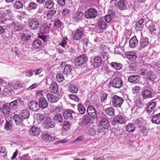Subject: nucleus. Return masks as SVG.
Wrapping results in <instances>:
<instances>
[{"label":"nucleus","mask_w":160,"mask_h":160,"mask_svg":"<svg viewBox=\"0 0 160 160\" xmlns=\"http://www.w3.org/2000/svg\"><path fill=\"white\" fill-rule=\"evenodd\" d=\"M135 124L139 127L140 131L142 133L143 135H147V128L142 119L140 118L136 120L135 121Z\"/></svg>","instance_id":"nucleus-1"},{"label":"nucleus","mask_w":160,"mask_h":160,"mask_svg":"<svg viewBox=\"0 0 160 160\" xmlns=\"http://www.w3.org/2000/svg\"><path fill=\"white\" fill-rule=\"evenodd\" d=\"M98 14L95 9L92 8L88 9L85 13V17L87 19H92L96 17Z\"/></svg>","instance_id":"nucleus-2"},{"label":"nucleus","mask_w":160,"mask_h":160,"mask_svg":"<svg viewBox=\"0 0 160 160\" xmlns=\"http://www.w3.org/2000/svg\"><path fill=\"white\" fill-rule=\"evenodd\" d=\"M127 122L126 119L124 117L120 115L116 116L111 122L112 125L115 126L117 124H125Z\"/></svg>","instance_id":"nucleus-3"},{"label":"nucleus","mask_w":160,"mask_h":160,"mask_svg":"<svg viewBox=\"0 0 160 160\" xmlns=\"http://www.w3.org/2000/svg\"><path fill=\"white\" fill-rule=\"evenodd\" d=\"M28 24L29 27L32 30H36L39 27V22L36 18L30 19L29 20Z\"/></svg>","instance_id":"nucleus-4"},{"label":"nucleus","mask_w":160,"mask_h":160,"mask_svg":"<svg viewBox=\"0 0 160 160\" xmlns=\"http://www.w3.org/2000/svg\"><path fill=\"white\" fill-rule=\"evenodd\" d=\"M123 81L120 78H114L111 82V86L115 88H120L123 85Z\"/></svg>","instance_id":"nucleus-5"},{"label":"nucleus","mask_w":160,"mask_h":160,"mask_svg":"<svg viewBox=\"0 0 160 160\" xmlns=\"http://www.w3.org/2000/svg\"><path fill=\"white\" fill-rule=\"evenodd\" d=\"M124 101L123 99L121 97L116 95H114L112 98V102L114 106L116 107H120Z\"/></svg>","instance_id":"nucleus-6"},{"label":"nucleus","mask_w":160,"mask_h":160,"mask_svg":"<svg viewBox=\"0 0 160 160\" xmlns=\"http://www.w3.org/2000/svg\"><path fill=\"white\" fill-rule=\"evenodd\" d=\"M148 39L146 37L142 38L140 41L139 49L142 50L148 47L149 45Z\"/></svg>","instance_id":"nucleus-7"},{"label":"nucleus","mask_w":160,"mask_h":160,"mask_svg":"<svg viewBox=\"0 0 160 160\" xmlns=\"http://www.w3.org/2000/svg\"><path fill=\"white\" fill-rule=\"evenodd\" d=\"M55 125L54 123L52 121L51 118L49 117H48L44 123L43 126L45 128L48 129L50 128H53L55 127Z\"/></svg>","instance_id":"nucleus-8"},{"label":"nucleus","mask_w":160,"mask_h":160,"mask_svg":"<svg viewBox=\"0 0 160 160\" xmlns=\"http://www.w3.org/2000/svg\"><path fill=\"white\" fill-rule=\"evenodd\" d=\"M28 105L29 109L32 111L36 112L39 109L38 103L35 101L32 100L30 101Z\"/></svg>","instance_id":"nucleus-9"},{"label":"nucleus","mask_w":160,"mask_h":160,"mask_svg":"<svg viewBox=\"0 0 160 160\" xmlns=\"http://www.w3.org/2000/svg\"><path fill=\"white\" fill-rule=\"evenodd\" d=\"M88 59V58L84 54L78 56L75 59V61L76 64L80 65L86 62Z\"/></svg>","instance_id":"nucleus-10"},{"label":"nucleus","mask_w":160,"mask_h":160,"mask_svg":"<svg viewBox=\"0 0 160 160\" xmlns=\"http://www.w3.org/2000/svg\"><path fill=\"white\" fill-rule=\"evenodd\" d=\"M87 112L88 114L93 118H96L97 117L96 110L92 106L90 105L88 107Z\"/></svg>","instance_id":"nucleus-11"},{"label":"nucleus","mask_w":160,"mask_h":160,"mask_svg":"<svg viewBox=\"0 0 160 160\" xmlns=\"http://www.w3.org/2000/svg\"><path fill=\"white\" fill-rule=\"evenodd\" d=\"M12 88V86L11 85H8L5 86L3 89V94L6 95H11L14 93Z\"/></svg>","instance_id":"nucleus-12"},{"label":"nucleus","mask_w":160,"mask_h":160,"mask_svg":"<svg viewBox=\"0 0 160 160\" xmlns=\"http://www.w3.org/2000/svg\"><path fill=\"white\" fill-rule=\"evenodd\" d=\"M109 125V122L106 118H102L98 124L99 126L101 128L106 129L108 128Z\"/></svg>","instance_id":"nucleus-13"},{"label":"nucleus","mask_w":160,"mask_h":160,"mask_svg":"<svg viewBox=\"0 0 160 160\" xmlns=\"http://www.w3.org/2000/svg\"><path fill=\"white\" fill-rule=\"evenodd\" d=\"M83 34V30L81 28L77 30L73 36V38L75 40H78L82 38Z\"/></svg>","instance_id":"nucleus-14"},{"label":"nucleus","mask_w":160,"mask_h":160,"mask_svg":"<svg viewBox=\"0 0 160 160\" xmlns=\"http://www.w3.org/2000/svg\"><path fill=\"white\" fill-rule=\"evenodd\" d=\"M47 98L48 102L52 103H54L57 102L59 100V98L50 93H48L47 94Z\"/></svg>","instance_id":"nucleus-15"},{"label":"nucleus","mask_w":160,"mask_h":160,"mask_svg":"<svg viewBox=\"0 0 160 160\" xmlns=\"http://www.w3.org/2000/svg\"><path fill=\"white\" fill-rule=\"evenodd\" d=\"M38 106L39 108L42 109H44L46 108L48 105V103L47 100L45 98H41V99L38 100Z\"/></svg>","instance_id":"nucleus-16"},{"label":"nucleus","mask_w":160,"mask_h":160,"mask_svg":"<svg viewBox=\"0 0 160 160\" xmlns=\"http://www.w3.org/2000/svg\"><path fill=\"white\" fill-rule=\"evenodd\" d=\"M127 4L126 0H119L117 5L119 9L123 10L127 8Z\"/></svg>","instance_id":"nucleus-17"},{"label":"nucleus","mask_w":160,"mask_h":160,"mask_svg":"<svg viewBox=\"0 0 160 160\" xmlns=\"http://www.w3.org/2000/svg\"><path fill=\"white\" fill-rule=\"evenodd\" d=\"M40 131L38 128L35 126L32 127L29 131V134L33 136H37L39 135Z\"/></svg>","instance_id":"nucleus-18"},{"label":"nucleus","mask_w":160,"mask_h":160,"mask_svg":"<svg viewBox=\"0 0 160 160\" xmlns=\"http://www.w3.org/2000/svg\"><path fill=\"white\" fill-rule=\"evenodd\" d=\"M94 62L93 63V66L95 68L99 67L102 63V59L100 57H95L93 59Z\"/></svg>","instance_id":"nucleus-19"},{"label":"nucleus","mask_w":160,"mask_h":160,"mask_svg":"<svg viewBox=\"0 0 160 160\" xmlns=\"http://www.w3.org/2000/svg\"><path fill=\"white\" fill-rule=\"evenodd\" d=\"M115 17V13L112 11H109L107 14L104 16L105 19L108 22H110L112 18H113Z\"/></svg>","instance_id":"nucleus-20"},{"label":"nucleus","mask_w":160,"mask_h":160,"mask_svg":"<svg viewBox=\"0 0 160 160\" xmlns=\"http://www.w3.org/2000/svg\"><path fill=\"white\" fill-rule=\"evenodd\" d=\"M128 81L131 83H137L140 80V78L139 75H134L129 76L128 78Z\"/></svg>","instance_id":"nucleus-21"},{"label":"nucleus","mask_w":160,"mask_h":160,"mask_svg":"<svg viewBox=\"0 0 160 160\" xmlns=\"http://www.w3.org/2000/svg\"><path fill=\"white\" fill-rule=\"evenodd\" d=\"M138 41L136 36H134L131 38L129 41V46L134 48L138 45Z\"/></svg>","instance_id":"nucleus-22"},{"label":"nucleus","mask_w":160,"mask_h":160,"mask_svg":"<svg viewBox=\"0 0 160 160\" xmlns=\"http://www.w3.org/2000/svg\"><path fill=\"white\" fill-rule=\"evenodd\" d=\"M144 25V20L142 19H140L135 24V28L137 30H141L143 28Z\"/></svg>","instance_id":"nucleus-23"},{"label":"nucleus","mask_w":160,"mask_h":160,"mask_svg":"<svg viewBox=\"0 0 160 160\" xmlns=\"http://www.w3.org/2000/svg\"><path fill=\"white\" fill-rule=\"evenodd\" d=\"M156 105L155 102H152L149 103L146 108V111L148 113H151L154 110Z\"/></svg>","instance_id":"nucleus-24"},{"label":"nucleus","mask_w":160,"mask_h":160,"mask_svg":"<svg viewBox=\"0 0 160 160\" xmlns=\"http://www.w3.org/2000/svg\"><path fill=\"white\" fill-rule=\"evenodd\" d=\"M19 114L22 119H25L28 118L29 112L28 109H25L21 110L19 113Z\"/></svg>","instance_id":"nucleus-25"},{"label":"nucleus","mask_w":160,"mask_h":160,"mask_svg":"<svg viewBox=\"0 0 160 160\" xmlns=\"http://www.w3.org/2000/svg\"><path fill=\"white\" fill-rule=\"evenodd\" d=\"M42 139L44 141H52L55 140V137L49 135L48 133H43L42 136Z\"/></svg>","instance_id":"nucleus-26"},{"label":"nucleus","mask_w":160,"mask_h":160,"mask_svg":"<svg viewBox=\"0 0 160 160\" xmlns=\"http://www.w3.org/2000/svg\"><path fill=\"white\" fill-rule=\"evenodd\" d=\"M104 113L108 116H112L115 115V111L112 107L105 108L104 111Z\"/></svg>","instance_id":"nucleus-27"},{"label":"nucleus","mask_w":160,"mask_h":160,"mask_svg":"<svg viewBox=\"0 0 160 160\" xmlns=\"http://www.w3.org/2000/svg\"><path fill=\"white\" fill-rule=\"evenodd\" d=\"M125 55L128 59L131 61L134 60L137 58L136 54L133 52H128Z\"/></svg>","instance_id":"nucleus-28"},{"label":"nucleus","mask_w":160,"mask_h":160,"mask_svg":"<svg viewBox=\"0 0 160 160\" xmlns=\"http://www.w3.org/2000/svg\"><path fill=\"white\" fill-rule=\"evenodd\" d=\"M150 32L152 35H156V31H157L156 27L154 23H151L148 27Z\"/></svg>","instance_id":"nucleus-29"},{"label":"nucleus","mask_w":160,"mask_h":160,"mask_svg":"<svg viewBox=\"0 0 160 160\" xmlns=\"http://www.w3.org/2000/svg\"><path fill=\"white\" fill-rule=\"evenodd\" d=\"M142 95L143 98L146 99L152 97L151 92L148 90H145L142 92Z\"/></svg>","instance_id":"nucleus-30"},{"label":"nucleus","mask_w":160,"mask_h":160,"mask_svg":"<svg viewBox=\"0 0 160 160\" xmlns=\"http://www.w3.org/2000/svg\"><path fill=\"white\" fill-rule=\"evenodd\" d=\"M49 89L50 92L54 93H56L58 92V87L57 84L55 82H53L50 85Z\"/></svg>","instance_id":"nucleus-31"},{"label":"nucleus","mask_w":160,"mask_h":160,"mask_svg":"<svg viewBox=\"0 0 160 160\" xmlns=\"http://www.w3.org/2000/svg\"><path fill=\"white\" fill-rule=\"evenodd\" d=\"M72 66L70 64H67L65 66L64 69L63 71V73L66 75H70L72 72Z\"/></svg>","instance_id":"nucleus-32"},{"label":"nucleus","mask_w":160,"mask_h":160,"mask_svg":"<svg viewBox=\"0 0 160 160\" xmlns=\"http://www.w3.org/2000/svg\"><path fill=\"white\" fill-rule=\"evenodd\" d=\"M38 4L34 2H31L28 5L26 9L29 11L35 10L37 8Z\"/></svg>","instance_id":"nucleus-33"},{"label":"nucleus","mask_w":160,"mask_h":160,"mask_svg":"<svg viewBox=\"0 0 160 160\" xmlns=\"http://www.w3.org/2000/svg\"><path fill=\"white\" fill-rule=\"evenodd\" d=\"M152 122L153 123L160 124V113L152 116Z\"/></svg>","instance_id":"nucleus-34"},{"label":"nucleus","mask_w":160,"mask_h":160,"mask_svg":"<svg viewBox=\"0 0 160 160\" xmlns=\"http://www.w3.org/2000/svg\"><path fill=\"white\" fill-rule=\"evenodd\" d=\"M53 121L56 123H61L63 122V118L61 115L56 114L53 117Z\"/></svg>","instance_id":"nucleus-35"},{"label":"nucleus","mask_w":160,"mask_h":160,"mask_svg":"<svg viewBox=\"0 0 160 160\" xmlns=\"http://www.w3.org/2000/svg\"><path fill=\"white\" fill-rule=\"evenodd\" d=\"M54 4V3L53 1L48 0L45 2L43 6L45 8L47 9H51L53 7Z\"/></svg>","instance_id":"nucleus-36"},{"label":"nucleus","mask_w":160,"mask_h":160,"mask_svg":"<svg viewBox=\"0 0 160 160\" xmlns=\"http://www.w3.org/2000/svg\"><path fill=\"white\" fill-rule=\"evenodd\" d=\"M91 120V118L89 116L85 115L83 117L81 123L83 126L86 125L90 122Z\"/></svg>","instance_id":"nucleus-37"},{"label":"nucleus","mask_w":160,"mask_h":160,"mask_svg":"<svg viewBox=\"0 0 160 160\" xmlns=\"http://www.w3.org/2000/svg\"><path fill=\"white\" fill-rule=\"evenodd\" d=\"M83 13L81 11H78L77 12L73 15L72 17L76 20H81L83 18Z\"/></svg>","instance_id":"nucleus-38"},{"label":"nucleus","mask_w":160,"mask_h":160,"mask_svg":"<svg viewBox=\"0 0 160 160\" xmlns=\"http://www.w3.org/2000/svg\"><path fill=\"white\" fill-rule=\"evenodd\" d=\"M2 112L5 114L8 115L10 112V109L9 107L6 104L3 105L2 108Z\"/></svg>","instance_id":"nucleus-39"},{"label":"nucleus","mask_w":160,"mask_h":160,"mask_svg":"<svg viewBox=\"0 0 160 160\" xmlns=\"http://www.w3.org/2000/svg\"><path fill=\"white\" fill-rule=\"evenodd\" d=\"M73 112L69 109L65 110L63 112V116L66 119H68L72 117Z\"/></svg>","instance_id":"nucleus-40"},{"label":"nucleus","mask_w":160,"mask_h":160,"mask_svg":"<svg viewBox=\"0 0 160 160\" xmlns=\"http://www.w3.org/2000/svg\"><path fill=\"white\" fill-rule=\"evenodd\" d=\"M46 93L45 92L42 90H38L36 92V98L38 100L41 98H44V96L45 95Z\"/></svg>","instance_id":"nucleus-41"},{"label":"nucleus","mask_w":160,"mask_h":160,"mask_svg":"<svg viewBox=\"0 0 160 160\" xmlns=\"http://www.w3.org/2000/svg\"><path fill=\"white\" fill-rule=\"evenodd\" d=\"M111 66L116 70H119L122 69V65L120 63L117 62H112L111 63Z\"/></svg>","instance_id":"nucleus-42"},{"label":"nucleus","mask_w":160,"mask_h":160,"mask_svg":"<svg viewBox=\"0 0 160 160\" xmlns=\"http://www.w3.org/2000/svg\"><path fill=\"white\" fill-rule=\"evenodd\" d=\"M77 107L79 113L82 115L85 112L86 109L82 104V103H78L77 105Z\"/></svg>","instance_id":"nucleus-43"},{"label":"nucleus","mask_w":160,"mask_h":160,"mask_svg":"<svg viewBox=\"0 0 160 160\" xmlns=\"http://www.w3.org/2000/svg\"><path fill=\"white\" fill-rule=\"evenodd\" d=\"M20 116H19L17 114H15L13 116V119L15 121L16 123L18 125L20 124L23 120Z\"/></svg>","instance_id":"nucleus-44"},{"label":"nucleus","mask_w":160,"mask_h":160,"mask_svg":"<svg viewBox=\"0 0 160 160\" xmlns=\"http://www.w3.org/2000/svg\"><path fill=\"white\" fill-rule=\"evenodd\" d=\"M134 124L133 123H130L128 124L126 128V130L128 132H133L135 129Z\"/></svg>","instance_id":"nucleus-45"},{"label":"nucleus","mask_w":160,"mask_h":160,"mask_svg":"<svg viewBox=\"0 0 160 160\" xmlns=\"http://www.w3.org/2000/svg\"><path fill=\"white\" fill-rule=\"evenodd\" d=\"M69 91L73 93H77L78 91V88L77 86L74 84H72L69 88Z\"/></svg>","instance_id":"nucleus-46"},{"label":"nucleus","mask_w":160,"mask_h":160,"mask_svg":"<svg viewBox=\"0 0 160 160\" xmlns=\"http://www.w3.org/2000/svg\"><path fill=\"white\" fill-rule=\"evenodd\" d=\"M13 6L15 9H19L22 8L23 4L20 1H18L14 2L13 4Z\"/></svg>","instance_id":"nucleus-47"},{"label":"nucleus","mask_w":160,"mask_h":160,"mask_svg":"<svg viewBox=\"0 0 160 160\" xmlns=\"http://www.w3.org/2000/svg\"><path fill=\"white\" fill-rule=\"evenodd\" d=\"M5 10L4 12L6 14V16L8 15L10 16L12 14V11L9 6H6L4 8H3Z\"/></svg>","instance_id":"nucleus-48"},{"label":"nucleus","mask_w":160,"mask_h":160,"mask_svg":"<svg viewBox=\"0 0 160 160\" xmlns=\"http://www.w3.org/2000/svg\"><path fill=\"white\" fill-rule=\"evenodd\" d=\"M18 103V100H15L9 103V107L11 109H14L17 108Z\"/></svg>","instance_id":"nucleus-49"},{"label":"nucleus","mask_w":160,"mask_h":160,"mask_svg":"<svg viewBox=\"0 0 160 160\" xmlns=\"http://www.w3.org/2000/svg\"><path fill=\"white\" fill-rule=\"evenodd\" d=\"M31 36L28 33H23L21 36L22 40L23 41H26L30 39Z\"/></svg>","instance_id":"nucleus-50"},{"label":"nucleus","mask_w":160,"mask_h":160,"mask_svg":"<svg viewBox=\"0 0 160 160\" xmlns=\"http://www.w3.org/2000/svg\"><path fill=\"white\" fill-rule=\"evenodd\" d=\"M41 44L42 42L40 40L37 39L33 42V45L34 48H38L40 47Z\"/></svg>","instance_id":"nucleus-51"},{"label":"nucleus","mask_w":160,"mask_h":160,"mask_svg":"<svg viewBox=\"0 0 160 160\" xmlns=\"http://www.w3.org/2000/svg\"><path fill=\"white\" fill-rule=\"evenodd\" d=\"M68 39L67 38H63L62 42L59 44V45L61 46L63 48H67L68 47L67 40Z\"/></svg>","instance_id":"nucleus-52"},{"label":"nucleus","mask_w":160,"mask_h":160,"mask_svg":"<svg viewBox=\"0 0 160 160\" xmlns=\"http://www.w3.org/2000/svg\"><path fill=\"white\" fill-rule=\"evenodd\" d=\"M147 78L150 81H152L155 79V76L152 72L150 71L148 73Z\"/></svg>","instance_id":"nucleus-53"},{"label":"nucleus","mask_w":160,"mask_h":160,"mask_svg":"<svg viewBox=\"0 0 160 160\" xmlns=\"http://www.w3.org/2000/svg\"><path fill=\"white\" fill-rule=\"evenodd\" d=\"M7 18L6 14L5 13H3L0 16V23L4 24Z\"/></svg>","instance_id":"nucleus-54"},{"label":"nucleus","mask_w":160,"mask_h":160,"mask_svg":"<svg viewBox=\"0 0 160 160\" xmlns=\"http://www.w3.org/2000/svg\"><path fill=\"white\" fill-rule=\"evenodd\" d=\"M71 127V124L68 121H64L63 124V128L65 130H68Z\"/></svg>","instance_id":"nucleus-55"},{"label":"nucleus","mask_w":160,"mask_h":160,"mask_svg":"<svg viewBox=\"0 0 160 160\" xmlns=\"http://www.w3.org/2000/svg\"><path fill=\"white\" fill-rule=\"evenodd\" d=\"M98 26L100 29L104 30L106 28V24L105 22L103 21H100L99 22Z\"/></svg>","instance_id":"nucleus-56"},{"label":"nucleus","mask_w":160,"mask_h":160,"mask_svg":"<svg viewBox=\"0 0 160 160\" xmlns=\"http://www.w3.org/2000/svg\"><path fill=\"white\" fill-rule=\"evenodd\" d=\"M56 80L59 82H62L64 79V77L62 74L59 73L57 74L56 77Z\"/></svg>","instance_id":"nucleus-57"},{"label":"nucleus","mask_w":160,"mask_h":160,"mask_svg":"<svg viewBox=\"0 0 160 160\" xmlns=\"http://www.w3.org/2000/svg\"><path fill=\"white\" fill-rule=\"evenodd\" d=\"M22 29V27L21 25L19 24H17L15 23V26L12 30H13V32H14L15 31H20Z\"/></svg>","instance_id":"nucleus-58"},{"label":"nucleus","mask_w":160,"mask_h":160,"mask_svg":"<svg viewBox=\"0 0 160 160\" xmlns=\"http://www.w3.org/2000/svg\"><path fill=\"white\" fill-rule=\"evenodd\" d=\"M63 110L62 107L58 106H56L53 109V112L55 113H59L61 112Z\"/></svg>","instance_id":"nucleus-59"},{"label":"nucleus","mask_w":160,"mask_h":160,"mask_svg":"<svg viewBox=\"0 0 160 160\" xmlns=\"http://www.w3.org/2000/svg\"><path fill=\"white\" fill-rule=\"evenodd\" d=\"M38 36L39 38L42 39L44 42H46L48 40V37L42 33L38 34Z\"/></svg>","instance_id":"nucleus-60"},{"label":"nucleus","mask_w":160,"mask_h":160,"mask_svg":"<svg viewBox=\"0 0 160 160\" xmlns=\"http://www.w3.org/2000/svg\"><path fill=\"white\" fill-rule=\"evenodd\" d=\"M22 83L20 82H17L12 86V87L14 90H16L22 87Z\"/></svg>","instance_id":"nucleus-61"},{"label":"nucleus","mask_w":160,"mask_h":160,"mask_svg":"<svg viewBox=\"0 0 160 160\" xmlns=\"http://www.w3.org/2000/svg\"><path fill=\"white\" fill-rule=\"evenodd\" d=\"M56 13V11L54 10H52L49 11L47 15V17L50 19Z\"/></svg>","instance_id":"nucleus-62"},{"label":"nucleus","mask_w":160,"mask_h":160,"mask_svg":"<svg viewBox=\"0 0 160 160\" xmlns=\"http://www.w3.org/2000/svg\"><path fill=\"white\" fill-rule=\"evenodd\" d=\"M69 98L72 100H74L77 102L79 101V99L78 97L76 95L74 94H71L69 96Z\"/></svg>","instance_id":"nucleus-63"},{"label":"nucleus","mask_w":160,"mask_h":160,"mask_svg":"<svg viewBox=\"0 0 160 160\" xmlns=\"http://www.w3.org/2000/svg\"><path fill=\"white\" fill-rule=\"evenodd\" d=\"M96 130L93 128H91L88 130V133L91 136H93L96 133Z\"/></svg>","instance_id":"nucleus-64"}]
</instances>
